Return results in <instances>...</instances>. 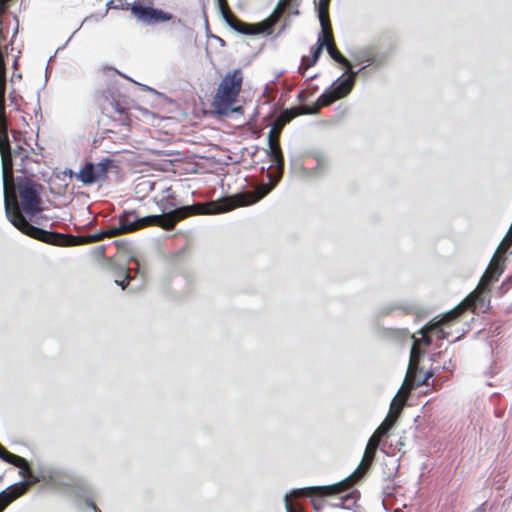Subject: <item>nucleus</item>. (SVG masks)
Segmentation results:
<instances>
[{
	"label": "nucleus",
	"mask_w": 512,
	"mask_h": 512,
	"mask_svg": "<svg viewBox=\"0 0 512 512\" xmlns=\"http://www.w3.org/2000/svg\"><path fill=\"white\" fill-rule=\"evenodd\" d=\"M0 153L2 160V181L4 191V208L5 214L9 222L20 230L26 227L31 233H42L39 227L33 226L29 221L22 217L18 212L13 213L10 209L8 202L7 182L12 178L13 167L16 166L17 170L24 172V161L28 158V152L21 145L16 144L11 147L6 130L0 131Z\"/></svg>",
	"instance_id": "obj_1"
},
{
	"label": "nucleus",
	"mask_w": 512,
	"mask_h": 512,
	"mask_svg": "<svg viewBox=\"0 0 512 512\" xmlns=\"http://www.w3.org/2000/svg\"><path fill=\"white\" fill-rule=\"evenodd\" d=\"M60 471V468L53 466H41L37 473L33 470L27 471L26 475H21L23 480L0 492V511H4L8 505L23 495L34 484L43 483L57 492Z\"/></svg>",
	"instance_id": "obj_2"
},
{
	"label": "nucleus",
	"mask_w": 512,
	"mask_h": 512,
	"mask_svg": "<svg viewBox=\"0 0 512 512\" xmlns=\"http://www.w3.org/2000/svg\"><path fill=\"white\" fill-rule=\"evenodd\" d=\"M43 189L44 187L42 184L28 178H22L17 185H13L11 188L7 186L8 202L11 211L13 213L18 212L22 217H24L19 211L16 203V191H18L23 212L30 218L35 217L42 211L41 194Z\"/></svg>",
	"instance_id": "obj_3"
},
{
	"label": "nucleus",
	"mask_w": 512,
	"mask_h": 512,
	"mask_svg": "<svg viewBox=\"0 0 512 512\" xmlns=\"http://www.w3.org/2000/svg\"><path fill=\"white\" fill-rule=\"evenodd\" d=\"M298 4H277V7L275 8L274 12L271 14V16L264 22L259 24H248L245 23L238 18L229 15L226 12V2L225 0H218V6L219 10L222 14V17L226 24L231 27L236 32L242 34V35H270L273 33V26L276 24V22L281 17V10H289V13L298 14V10L294 11V8Z\"/></svg>",
	"instance_id": "obj_4"
},
{
	"label": "nucleus",
	"mask_w": 512,
	"mask_h": 512,
	"mask_svg": "<svg viewBox=\"0 0 512 512\" xmlns=\"http://www.w3.org/2000/svg\"><path fill=\"white\" fill-rule=\"evenodd\" d=\"M57 492L67 496L78 506L85 504L94 512H102L94 503L95 490L93 486L84 478L64 469L60 471Z\"/></svg>",
	"instance_id": "obj_5"
},
{
	"label": "nucleus",
	"mask_w": 512,
	"mask_h": 512,
	"mask_svg": "<svg viewBox=\"0 0 512 512\" xmlns=\"http://www.w3.org/2000/svg\"><path fill=\"white\" fill-rule=\"evenodd\" d=\"M242 82L243 74L240 69H234L225 74L213 100V106L217 114H228L241 91Z\"/></svg>",
	"instance_id": "obj_6"
},
{
	"label": "nucleus",
	"mask_w": 512,
	"mask_h": 512,
	"mask_svg": "<svg viewBox=\"0 0 512 512\" xmlns=\"http://www.w3.org/2000/svg\"><path fill=\"white\" fill-rule=\"evenodd\" d=\"M354 481L351 476H348L347 478L343 479L342 481H339L337 483L331 484V485H324V486H311L303 489H295L290 494L286 493L284 496V503H285V509L286 512H303L300 508L293 507L290 503V495H299L302 492L306 491L308 492V496H318L317 498L312 499V505L313 509L315 511H320L324 507V500L322 499L323 496L328 495H338L343 493L350 485V483Z\"/></svg>",
	"instance_id": "obj_7"
},
{
	"label": "nucleus",
	"mask_w": 512,
	"mask_h": 512,
	"mask_svg": "<svg viewBox=\"0 0 512 512\" xmlns=\"http://www.w3.org/2000/svg\"><path fill=\"white\" fill-rule=\"evenodd\" d=\"M39 229L42 231V233H31L28 229H26V227H22L20 231L31 238L56 246H74L80 244H88L100 241L101 239H103L104 236H110L109 229L101 230L97 233L80 237L66 236L58 232H51L44 230L42 228Z\"/></svg>",
	"instance_id": "obj_8"
},
{
	"label": "nucleus",
	"mask_w": 512,
	"mask_h": 512,
	"mask_svg": "<svg viewBox=\"0 0 512 512\" xmlns=\"http://www.w3.org/2000/svg\"><path fill=\"white\" fill-rule=\"evenodd\" d=\"M501 270L494 269L491 271L490 268L487 269L485 274L482 276V279L480 281V284L478 288L472 292L469 296H467L457 307L458 315L460 316L462 312H464L467 309L475 310L476 308H487L488 307V299H487V293L485 289H482V286L484 285L485 281H488L489 283H492L494 281L498 280L499 275L501 274Z\"/></svg>",
	"instance_id": "obj_9"
},
{
	"label": "nucleus",
	"mask_w": 512,
	"mask_h": 512,
	"mask_svg": "<svg viewBox=\"0 0 512 512\" xmlns=\"http://www.w3.org/2000/svg\"><path fill=\"white\" fill-rule=\"evenodd\" d=\"M112 167H114V160L110 158L102 159L98 163L86 162L76 178L84 185L103 183L108 178V171Z\"/></svg>",
	"instance_id": "obj_10"
},
{
	"label": "nucleus",
	"mask_w": 512,
	"mask_h": 512,
	"mask_svg": "<svg viewBox=\"0 0 512 512\" xmlns=\"http://www.w3.org/2000/svg\"><path fill=\"white\" fill-rule=\"evenodd\" d=\"M355 80L353 76L342 74L319 96L317 102L321 106H328L338 99L346 97L353 89Z\"/></svg>",
	"instance_id": "obj_11"
},
{
	"label": "nucleus",
	"mask_w": 512,
	"mask_h": 512,
	"mask_svg": "<svg viewBox=\"0 0 512 512\" xmlns=\"http://www.w3.org/2000/svg\"><path fill=\"white\" fill-rule=\"evenodd\" d=\"M268 143H269V149H268V156L270 161L273 163V165L277 169V174H267V177L270 181V184H264L260 188V194L259 196L251 201L250 203H255L256 201L260 200L264 196H266L272 189L276 186L277 182L280 180L283 169H284V158L282 155V152L279 147L275 148L273 144V129L269 131L268 135Z\"/></svg>",
	"instance_id": "obj_12"
},
{
	"label": "nucleus",
	"mask_w": 512,
	"mask_h": 512,
	"mask_svg": "<svg viewBox=\"0 0 512 512\" xmlns=\"http://www.w3.org/2000/svg\"><path fill=\"white\" fill-rule=\"evenodd\" d=\"M130 9L132 15L137 19V21L145 25L163 23L170 21L173 18L171 13L150 6H144L138 2H134Z\"/></svg>",
	"instance_id": "obj_13"
},
{
	"label": "nucleus",
	"mask_w": 512,
	"mask_h": 512,
	"mask_svg": "<svg viewBox=\"0 0 512 512\" xmlns=\"http://www.w3.org/2000/svg\"><path fill=\"white\" fill-rule=\"evenodd\" d=\"M460 307H455L449 312L443 314L438 320L431 321L420 332L426 330L429 333L436 335L438 339H447L449 333L444 331V326H451L458 318V310Z\"/></svg>",
	"instance_id": "obj_14"
},
{
	"label": "nucleus",
	"mask_w": 512,
	"mask_h": 512,
	"mask_svg": "<svg viewBox=\"0 0 512 512\" xmlns=\"http://www.w3.org/2000/svg\"><path fill=\"white\" fill-rule=\"evenodd\" d=\"M379 442L380 440L375 439L373 436L370 437L360 464L358 465L357 469L350 475L353 480L361 479L369 470L374 460L375 452Z\"/></svg>",
	"instance_id": "obj_15"
},
{
	"label": "nucleus",
	"mask_w": 512,
	"mask_h": 512,
	"mask_svg": "<svg viewBox=\"0 0 512 512\" xmlns=\"http://www.w3.org/2000/svg\"><path fill=\"white\" fill-rule=\"evenodd\" d=\"M138 229L137 221L135 220L134 213H127L120 217L117 225H113L109 228L110 237H114L120 234L129 233Z\"/></svg>",
	"instance_id": "obj_16"
},
{
	"label": "nucleus",
	"mask_w": 512,
	"mask_h": 512,
	"mask_svg": "<svg viewBox=\"0 0 512 512\" xmlns=\"http://www.w3.org/2000/svg\"><path fill=\"white\" fill-rule=\"evenodd\" d=\"M0 459L5 461L6 463L12 464L15 467H18L20 475H26L27 471L32 470L29 467L28 461L18 455L8 452L1 444H0Z\"/></svg>",
	"instance_id": "obj_17"
},
{
	"label": "nucleus",
	"mask_w": 512,
	"mask_h": 512,
	"mask_svg": "<svg viewBox=\"0 0 512 512\" xmlns=\"http://www.w3.org/2000/svg\"><path fill=\"white\" fill-rule=\"evenodd\" d=\"M414 357L415 349L413 347L411 349L410 364L404 381L405 385L412 389L424 385L427 382V377H422L421 375H418L417 372L414 370Z\"/></svg>",
	"instance_id": "obj_18"
},
{
	"label": "nucleus",
	"mask_w": 512,
	"mask_h": 512,
	"mask_svg": "<svg viewBox=\"0 0 512 512\" xmlns=\"http://www.w3.org/2000/svg\"><path fill=\"white\" fill-rule=\"evenodd\" d=\"M331 35V27L325 26L321 28V33L318 36L317 45L311 48V64H316L324 47H327L328 38Z\"/></svg>",
	"instance_id": "obj_19"
},
{
	"label": "nucleus",
	"mask_w": 512,
	"mask_h": 512,
	"mask_svg": "<svg viewBox=\"0 0 512 512\" xmlns=\"http://www.w3.org/2000/svg\"><path fill=\"white\" fill-rule=\"evenodd\" d=\"M355 60L359 63H366L367 66L374 65L375 67H381L385 64L383 56L372 54L369 50H362L355 54Z\"/></svg>",
	"instance_id": "obj_20"
},
{
	"label": "nucleus",
	"mask_w": 512,
	"mask_h": 512,
	"mask_svg": "<svg viewBox=\"0 0 512 512\" xmlns=\"http://www.w3.org/2000/svg\"><path fill=\"white\" fill-rule=\"evenodd\" d=\"M314 158L317 162V165L313 169L309 170L307 172V175L308 176H321V175L325 174L327 167H328V163H329L328 157L322 153H317L314 155Z\"/></svg>",
	"instance_id": "obj_21"
},
{
	"label": "nucleus",
	"mask_w": 512,
	"mask_h": 512,
	"mask_svg": "<svg viewBox=\"0 0 512 512\" xmlns=\"http://www.w3.org/2000/svg\"><path fill=\"white\" fill-rule=\"evenodd\" d=\"M330 0H319L317 5L318 18L321 24V28L325 29V26L331 27L328 20V7Z\"/></svg>",
	"instance_id": "obj_22"
},
{
	"label": "nucleus",
	"mask_w": 512,
	"mask_h": 512,
	"mask_svg": "<svg viewBox=\"0 0 512 512\" xmlns=\"http://www.w3.org/2000/svg\"><path fill=\"white\" fill-rule=\"evenodd\" d=\"M327 52L330 57L343 68H350V62L333 45L327 43Z\"/></svg>",
	"instance_id": "obj_23"
},
{
	"label": "nucleus",
	"mask_w": 512,
	"mask_h": 512,
	"mask_svg": "<svg viewBox=\"0 0 512 512\" xmlns=\"http://www.w3.org/2000/svg\"><path fill=\"white\" fill-rule=\"evenodd\" d=\"M6 90V65L4 61V55H0V106L4 101V95Z\"/></svg>",
	"instance_id": "obj_24"
},
{
	"label": "nucleus",
	"mask_w": 512,
	"mask_h": 512,
	"mask_svg": "<svg viewBox=\"0 0 512 512\" xmlns=\"http://www.w3.org/2000/svg\"><path fill=\"white\" fill-rule=\"evenodd\" d=\"M396 411L391 410L389 415L385 418V420L382 422V424L377 428L381 433L384 435H388L389 430L393 427L395 418L397 416Z\"/></svg>",
	"instance_id": "obj_25"
},
{
	"label": "nucleus",
	"mask_w": 512,
	"mask_h": 512,
	"mask_svg": "<svg viewBox=\"0 0 512 512\" xmlns=\"http://www.w3.org/2000/svg\"><path fill=\"white\" fill-rule=\"evenodd\" d=\"M356 491H352V492H348L346 493L345 495L341 496L337 501L331 503V506L332 507H335V508H345V509H349L350 508V504L346 505L347 502H352V504L355 503L354 501V494H355Z\"/></svg>",
	"instance_id": "obj_26"
},
{
	"label": "nucleus",
	"mask_w": 512,
	"mask_h": 512,
	"mask_svg": "<svg viewBox=\"0 0 512 512\" xmlns=\"http://www.w3.org/2000/svg\"><path fill=\"white\" fill-rule=\"evenodd\" d=\"M135 220L137 221V224H138V229L143 227V226H147V225H158L159 222L161 221V216L160 215H148V216H144V217H140V218H137L135 216Z\"/></svg>",
	"instance_id": "obj_27"
},
{
	"label": "nucleus",
	"mask_w": 512,
	"mask_h": 512,
	"mask_svg": "<svg viewBox=\"0 0 512 512\" xmlns=\"http://www.w3.org/2000/svg\"><path fill=\"white\" fill-rule=\"evenodd\" d=\"M132 271V269L130 268H127L125 266H122L121 267V272L119 274V276L123 275V279L120 280V279H116L114 282L116 285L120 286L122 288V290H124L127 285L129 284L130 280L132 279L131 276H130V272Z\"/></svg>",
	"instance_id": "obj_28"
},
{
	"label": "nucleus",
	"mask_w": 512,
	"mask_h": 512,
	"mask_svg": "<svg viewBox=\"0 0 512 512\" xmlns=\"http://www.w3.org/2000/svg\"><path fill=\"white\" fill-rule=\"evenodd\" d=\"M298 109L299 108H292L290 110H286L284 111L283 113H281L278 118H277V122L280 124V125H284L288 122H290L297 114H298Z\"/></svg>",
	"instance_id": "obj_29"
},
{
	"label": "nucleus",
	"mask_w": 512,
	"mask_h": 512,
	"mask_svg": "<svg viewBox=\"0 0 512 512\" xmlns=\"http://www.w3.org/2000/svg\"><path fill=\"white\" fill-rule=\"evenodd\" d=\"M400 308L401 307L399 305L393 304V303L382 305L377 310V316L378 317H383V316L391 315L394 311H396V310H398Z\"/></svg>",
	"instance_id": "obj_30"
},
{
	"label": "nucleus",
	"mask_w": 512,
	"mask_h": 512,
	"mask_svg": "<svg viewBox=\"0 0 512 512\" xmlns=\"http://www.w3.org/2000/svg\"><path fill=\"white\" fill-rule=\"evenodd\" d=\"M235 207L234 204L231 203V201H227L225 204L219 205V204H213V208L206 211V213L209 214H215L220 212H226Z\"/></svg>",
	"instance_id": "obj_31"
},
{
	"label": "nucleus",
	"mask_w": 512,
	"mask_h": 512,
	"mask_svg": "<svg viewBox=\"0 0 512 512\" xmlns=\"http://www.w3.org/2000/svg\"><path fill=\"white\" fill-rule=\"evenodd\" d=\"M314 64H311V57L309 56H303L301 59V67H299V70L301 71L303 76H306V70L309 67H312Z\"/></svg>",
	"instance_id": "obj_32"
},
{
	"label": "nucleus",
	"mask_w": 512,
	"mask_h": 512,
	"mask_svg": "<svg viewBox=\"0 0 512 512\" xmlns=\"http://www.w3.org/2000/svg\"><path fill=\"white\" fill-rule=\"evenodd\" d=\"M366 67H368L367 65H364L362 66L360 69L358 70H353L352 69V65L350 64V68H345L346 72L350 75V76H353L354 80L356 81V77L358 74L362 73Z\"/></svg>",
	"instance_id": "obj_33"
},
{
	"label": "nucleus",
	"mask_w": 512,
	"mask_h": 512,
	"mask_svg": "<svg viewBox=\"0 0 512 512\" xmlns=\"http://www.w3.org/2000/svg\"><path fill=\"white\" fill-rule=\"evenodd\" d=\"M110 105H111L112 109H113L116 113H118V114H120V115H124V114H126V108H125V107H123V106H121L119 103L114 102V103H110Z\"/></svg>",
	"instance_id": "obj_34"
},
{
	"label": "nucleus",
	"mask_w": 512,
	"mask_h": 512,
	"mask_svg": "<svg viewBox=\"0 0 512 512\" xmlns=\"http://www.w3.org/2000/svg\"><path fill=\"white\" fill-rule=\"evenodd\" d=\"M63 174H64L65 176L70 177V178H72V177H74V176L76 177V175H77V174H76V173H74V171H73L72 169H70V168H66V169L63 171Z\"/></svg>",
	"instance_id": "obj_35"
},
{
	"label": "nucleus",
	"mask_w": 512,
	"mask_h": 512,
	"mask_svg": "<svg viewBox=\"0 0 512 512\" xmlns=\"http://www.w3.org/2000/svg\"><path fill=\"white\" fill-rule=\"evenodd\" d=\"M105 251V247L103 245L95 248V254L98 256H103Z\"/></svg>",
	"instance_id": "obj_36"
},
{
	"label": "nucleus",
	"mask_w": 512,
	"mask_h": 512,
	"mask_svg": "<svg viewBox=\"0 0 512 512\" xmlns=\"http://www.w3.org/2000/svg\"><path fill=\"white\" fill-rule=\"evenodd\" d=\"M375 439L381 440V438L385 437L383 433H381L378 429L372 435Z\"/></svg>",
	"instance_id": "obj_37"
},
{
	"label": "nucleus",
	"mask_w": 512,
	"mask_h": 512,
	"mask_svg": "<svg viewBox=\"0 0 512 512\" xmlns=\"http://www.w3.org/2000/svg\"><path fill=\"white\" fill-rule=\"evenodd\" d=\"M298 4L299 0H279V4Z\"/></svg>",
	"instance_id": "obj_38"
},
{
	"label": "nucleus",
	"mask_w": 512,
	"mask_h": 512,
	"mask_svg": "<svg viewBox=\"0 0 512 512\" xmlns=\"http://www.w3.org/2000/svg\"><path fill=\"white\" fill-rule=\"evenodd\" d=\"M472 512H486V504H482L475 508Z\"/></svg>",
	"instance_id": "obj_39"
},
{
	"label": "nucleus",
	"mask_w": 512,
	"mask_h": 512,
	"mask_svg": "<svg viewBox=\"0 0 512 512\" xmlns=\"http://www.w3.org/2000/svg\"><path fill=\"white\" fill-rule=\"evenodd\" d=\"M423 343L425 345H430L432 343V340H431V338L429 336L423 335Z\"/></svg>",
	"instance_id": "obj_40"
},
{
	"label": "nucleus",
	"mask_w": 512,
	"mask_h": 512,
	"mask_svg": "<svg viewBox=\"0 0 512 512\" xmlns=\"http://www.w3.org/2000/svg\"><path fill=\"white\" fill-rule=\"evenodd\" d=\"M132 261L136 264L137 269H140V267H141L140 260L138 258H132Z\"/></svg>",
	"instance_id": "obj_41"
},
{
	"label": "nucleus",
	"mask_w": 512,
	"mask_h": 512,
	"mask_svg": "<svg viewBox=\"0 0 512 512\" xmlns=\"http://www.w3.org/2000/svg\"><path fill=\"white\" fill-rule=\"evenodd\" d=\"M441 356V352H438L437 354H434L433 357H432V360L435 361L436 358L440 357Z\"/></svg>",
	"instance_id": "obj_42"
},
{
	"label": "nucleus",
	"mask_w": 512,
	"mask_h": 512,
	"mask_svg": "<svg viewBox=\"0 0 512 512\" xmlns=\"http://www.w3.org/2000/svg\"><path fill=\"white\" fill-rule=\"evenodd\" d=\"M178 213H179L180 215L177 217V220L182 219V218L185 216V214H184V213H182V212H178Z\"/></svg>",
	"instance_id": "obj_43"
},
{
	"label": "nucleus",
	"mask_w": 512,
	"mask_h": 512,
	"mask_svg": "<svg viewBox=\"0 0 512 512\" xmlns=\"http://www.w3.org/2000/svg\"><path fill=\"white\" fill-rule=\"evenodd\" d=\"M432 376V372H427L426 375L424 377H427V380Z\"/></svg>",
	"instance_id": "obj_44"
},
{
	"label": "nucleus",
	"mask_w": 512,
	"mask_h": 512,
	"mask_svg": "<svg viewBox=\"0 0 512 512\" xmlns=\"http://www.w3.org/2000/svg\"><path fill=\"white\" fill-rule=\"evenodd\" d=\"M112 2H113L112 0H110L109 2H107V7H108V8H111V4H112Z\"/></svg>",
	"instance_id": "obj_45"
},
{
	"label": "nucleus",
	"mask_w": 512,
	"mask_h": 512,
	"mask_svg": "<svg viewBox=\"0 0 512 512\" xmlns=\"http://www.w3.org/2000/svg\"><path fill=\"white\" fill-rule=\"evenodd\" d=\"M398 394H400V391H397V394L394 395L393 401L398 397Z\"/></svg>",
	"instance_id": "obj_46"
},
{
	"label": "nucleus",
	"mask_w": 512,
	"mask_h": 512,
	"mask_svg": "<svg viewBox=\"0 0 512 512\" xmlns=\"http://www.w3.org/2000/svg\"><path fill=\"white\" fill-rule=\"evenodd\" d=\"M398 394H400V391H397V394L394 395L393 401L398 397Z\"/></svg>",
	"instance_id": "obj_47"
},
{
	"label": "nucleus",
	"mask_w": 512,
	"mask_h": 512,
	"mask_svg": "<svg viewBox=\"0 0 512 512\" xmlns=\"http://www.w3.org/2000/svg\"><path fill=\"white\" fill-rule=\"evenodd\" d=\"M398 394H400V391H397V394L394 395L393 401L398 397Z\"/></svg>",
	"instance_id": "obj_48"
},
{
	"label": "nucleus",
	"mask_w": 512,
	"mask_h": 512,
	"mask_svg": "<svg viewBox=\"0 0 512 512\" xmlns=\"http://www.w3.org/2000/svg\"><path fill=\"white\" fill-rule=\"evenodd\" d=\"M16 65H17V60H15L14 63H13L14 67H16Z\"/></svg>",
	"instance_id": "obj_49"
},
{
	"label": "nucleus",
	"mask_w": 512,
	"mask_h": 512,
	"mask_svg": "<svg viewBox=\"0 0 512 512\" xmlns=\"http://www.w3.org/2000/svg\"><path fill=\"white\" fill-rule=\"evenodd\" d=\"M315 76H316V75H312V76H309L308 78H309V79H313V78H315Z\"/></svg>",
	"instance_id": "obj_50"
},
{
	"label": "nucleus",
	"mask_w": 512,
	"mask_h": 512,
	"mask_svg": "<svg viewBox=\"0 0 512 512\" xmlns=\"http://www.w3.org/2000/svg\"><path fill=\"white\" fill-rule=\"evenodd\" d=\"M143 87L146 88V89L152 90L151 88H149V86L143 85Z\"/></svg>",
	"instance_id": "obj_51"
},
{
	"label": "nucleus",
	"mask_w": 512,
	"mask_h": 512,
	"mask_svg": "<svg viewBox=\"0 0 512 512\" xmlns=\"http://www.w3.org/2000/svg\"><path fill=\"white\" fill-rule=\"evenodd\" d=\"M302 93H303V92H301V93L299 94V98H300V99H302V98H303Z\"/></svg>",
	"instance_id": "obj_52"
},
{
	"label": "nucleus",
	"mask_w": 512,
	"mask_h": 512,
	"mask_svg": "<svg viewBox=\"0 0 512 512\" xmlns=\"http://www.w3.org/2000/svg\"><path fill=\"white\" fill-rule=\"evenodd\" d=\"M184 209H186V210H190V209H191V207L186 206V207H184Z\"/></svg>",
	"instance_id": "obj_53"
},
{
	"label": "nucleus",
	"mask_w": 512,
	"mask_h": 512,
	"mask_svg": "<svg viewBox=\"0 0 512 512\" xmlns=\"http://www.w3.org/2000/svg\"><path fill=\"white\" fill-rule=\"evenodd\" d=\"M0 512H3V511H0Z\"/></svg>",
	"instance_id": "obj_54"
}]
</instances>
